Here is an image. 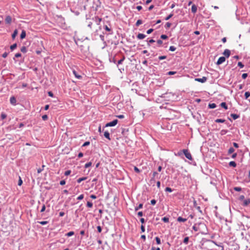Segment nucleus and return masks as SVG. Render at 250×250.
Instances as JSON below:
<instances>
[{
    "label": "nucleus",
    "instance_id": "nucleus-1",
    "mask_svg": "<svg viewBox=\"0 0 250 250\" xmlns=\"http://www.w3.org/2000/svg\"><path fill=\"white\" fill-rule=\"evenodd\" d=\"M175 96V94L172 92H166L164 94H162V95L160 96L161 98H165L168 101H170L174 98Z\"/></svg>",
    "mask_w": 250,
    "mask_h": 250
},
{
    "label": "nucleus",
    "instance_id": "nucleus-2",
    "mask_svg": "<svg viewBox=\"0 0 250 250\" xmlns=\"http://www.w3.org/2000/svg\"><path fill=\"white\" fill-rule=\"evenodd\" d=\"M118 122V120L117 119H115L112 121L107 123L105 124V125L103 127V131L104 130V128L106 127L109 126H115Z\"/></svg>",
    "mask_w": 250,
    "mask_h": 250
},
{
    "label": "nucleus",
    "instance_id": "nucleus-3",
    "mask_svg": "<svg viewBox=\"0 0 250 250\" xmlns=\"http://www.w3.org/2000/svg\"><path fill=\"white\" fill-rule=\"evenodd\" d=\"M182 151L183 153H184V154L185 155V157L187 159H188L189 160H192V156L188 149H183Z\"/></svg>",
    "mask_w": 250,
    "mask_h": 250
},
{
    "label": "nucleus",
    "instance_id": "nucleus-4",
    "mask_svg": "<svg viewBox=\"0 0 250 250\" xmlns=\"http://www.w3.org/2000/svg\"><path fill=\"white\" fill-rule=\"evenodd\" d=\"M92 21H94L97 25H99L102 21V19L97 16H95L92 19Z\"/></svg>",
    "mask_w": 250,
    "mask_h": 250
},
{
    "label": "nucleus",
    "instance_id": "nucleus-5",
    "mask_svg": "<svg viewBox=\"0 0 250 250\" xmlns=\"http://www.w3.org/2000/svg\"><path fill=\"white\" fill-rule=\"evenodd\" d=\"M195 81L201 83H204L207 81L206 77H203L202 78H195Z\"/></svg>",
    "mask_w": 250,
    "mask_h": 250
},
{
    "label": "nucleus",
    "instance_id": "nucleus-6",
    "mask_svg": "<svg viewBox=\"0 0 250 250\" xmlns=\"http://www.w3.org/2000/svg\"><path fill=\"white\" fill-rule=\"evenodd\" d=\"M226 61L225 57H220L217 61L216 64L220 65L225 62Z\"/></svg>",
    "mask_w": 250,
    "mask_h": 250
},
{
    "label": "nucleus",
    "instance_id": "nucleus-7",
    "mask_svg": "<svg viewBox=\"0 0 250 250\" xmlns=\"http://www.w3.org/2000/svg\"><path fill=\"white\" fill-rule=\"evenodd\" d=\"M103 132H104V137L105 138H106L107 139H108V140L110 141L111 138L110 137V134H109V132L107 130H104V131H103Z\"/></svg>",
    "mask_w": 250,
    "mask_h": 250
},
{
    "label": "nucleus",
    "instance_id": "nucleus-8",
    "mask_svg": "<svg viewBox=\"0 0 250 250\" xmlns=\"http://www.w3.org/2000/svg\"><path fill=\"white\" fill-rule=\"evenodd\" d=\"M223 54L225 56V58L226 57L228 58L230 56V51L228 49H226L224 51Z\"/></svg>",
    "mask_w": 250,
    "mask_h": 250
},
{
    "label": "nucleus",
    "instance_id": "nucleus-9",
    "mask_svg": "<svg viewBox=\"0 0 250 250\" xmlns=\"http://www.w3.org/2000/svg\"><path fill=\"white\" fill-rule=\"evenodd\" d=\"M125 59V57L124 56H123V57L122 58V59H121L117 62V66L118 67L119 70L121 72H122V70H121L122 68H120L119 67V64H122L123 63V62L124 61Z\"/></svg>",
    "mask_w": 250,
    "mask_h": 250
},
{
    "label": "nucleus",
    "instance_id": "nucleus-10",
    "mask_svg": "<svg viewBox=\"0 0 250 250\" xmlns=\"http://www.w3.org/2000/svg\"><path fill=\"white\" fill-rule=\"evenodd\" d=\"M109 62H113L115 64L117 63L116 56H114L113 57L111 56L109 59Z\"/></svg>",
    "mask_w": 250,
    "mask_h": 250
},
{
    "label": "nucleus",
    "instance_id": "nucleus-11",
    "mask_svg": "<svg viewBox=\"0 0 250 250\" xmlns=\"http://www.w3.org/2000/svg\"><path fill=\"white\" fill-rule=\"evenodd\" d=\"M243 201V203H242V205L244 207H246L250 204V199L244 200Z\"/></svg>",
    "mask_w": 250,
    "mask_h": 250
},
{
    "label": "nucleus",
    "instance_id": "nucleus-12",
    "mask_svg": "<svg viewBox=\"0 0 250 250\" xmlns=\"http://www.w3.org/2000/svg\"><path fill=\"white\" fill-rule=\"evenodd\" d=\"M10 102L11 104L16 105L17 102L16 98L14 96L11 97L10 99Z\"/></svg>",
    "mask_w": 250,
    "mask_h": 250
},
{
    "label": "nucleus",
    "instance_id": "nucleus-13",
    "mask_svg": "<svg viewBox=\"0 0 250 250\" xmlns=\"http://www.w3.org/2000/svg\"><path fill=\"white\" fill-rule=\"evenodd\" d=\"M5 21L7 24H10L12 21V18L10 16H7L5 19Z\"/></svg>",
    "mask_w": 250,
    "mask_h": 250
},
{
    "label": "nucleus",
    "instance_id": "nucleus-14",
    "mask_svg": "<svg viewBox=\"0 0 250 250\" xmlns=\"http://www.w3.org/2000/svg\"><path fill=\"white\" fill-rule=\"evenodd\" d=\"M146 35L142 33H139L137 36V38L139 40L144 39V38H146Z\"/></svg>",
    "mask_w": 250,
    "mask_h": 250
},
{
    "label": "nucleus",
    "instance_id": "nucleus-15",
    "mask_svg": "<svg viewBox=\"0 0 250 250\" xmlns=\"http://www.w3.org/2000/svg\"><path fill=\"white\" fill-rule=\"evenodd\" d=\"M187 219L184 218L181 216L178 217L177 219V221L179 222H185L187 221Z\"/></svg>",
    "mask_w": 250,
    "mask_h": 250
},
{
    "label": "nucleus",
    "instance_id": "nucleus-16",
    "mask_svg": "<svg viewBox=\"0 0 250 250\" xmlns=\"http://www.w3.org/2000/svg\"><path fill=\"white\" fill-rule=\"evenodd\" d=\"M197 8L195 4H193L191 6V11L193 13H195L197 12Z\"/></svg>",
    "mask_w": 250,
    "mask_h": 250
},
{
    "label": "nucleus",
    "instance_id": "nucleus-17",
    "mask_svg": "<svg viewBox=\"0 0 250 250\" xmlns=\"http://www.w3.org/2000/svg\"><path fill=\"white\" fill-rule=\"evenodd\" d=\"M220 106L225 109L227 110L228 109V105L226 102H222L220 104Z\"/></svg>",
    "mask_w": 250,
    "mask_h": 250
},
{
    "label": "nucleus",
    "instance_id": "nucleus-18",
    "mask_svg": "<svg viewBox=\"0 0 250 250\" xmlns=\"http://www.w3.org/2000/svg\"><path fill=\"white\" fill-rule=\"evenodd\" d=\"M26 36V31L24 30H22V32L20 35L21 39L22 40L25 38Z\"/></svg>",
    "mask_w": 250,
    "mask_h": 250
},
{
    "label": "nucleus",
    "instance_id": "nucleus-19",
    "mask_svg": "<svg viewBox=\"0 0 250 250\" xmlns=\"http://www.w3.org/2000/svg\"><path fill=\"white\" fill-rule=\"evenodd\" d=\"M231 117L232 118L233 120H236L237 119L239 118L240 117V115L238 114H234V113H231L230 114Z\"/></svg>",
    "mask_w": 250,
    "mask_h": 250
},
{
    "label": "nucleus",
    "instance_id": "nucleus-20",
    "mask_svg": "<svg viewBox=\"0 0 250 250\" xmlns=\"http://www.w3.org/2000/svg\"><path fill=\"white\" fill-rule=\"evenodd\" d=\"M18 33V31L17 29H15L13 33L12 34V38L13 40H14L17 36V34Z\"/></svg>",
    "mask_w": 250,
    "mask_h": 250
},
{
    "label": "nucleus",
    "instance_id": "nucleus-21",
    "mask_svg": "<svg viewBox=\"0 0 250 250\" xmlns=\"http://www.w3.org/2000/svg\"><path fill=\"white\" fill-rule=\"evenodd\" d=\"M104 28L107 31L111 32L109 33V34H112L113 32L111 30V29L109 27H108L106 25L104 26Z\"/></svg>",
    "mask_w": 250,
    "mask_h": 250
},
{
    "label": "nucleus",
    "instance_id": "nucleus-22",
    "mask_svg": "<svg viewBox=\"0 0 250 250\" xmlns=\"http://www.w3.org/2000/svg\"><path fill=\"white\" fill-rule=\"evenodd\" d=\"M73 73L74 74V75H75V76L78 79H82V76L79 74H78L77 73V72H76V71L75 70H73Z\"/></svg>",
    "mask_w": 250,
    "mask_h": 250
},
{
    "label": "nucleus",
    "instance_id": "nucleus-23",
    "mask_svg": "<svg viewBox=\"0 0 250 250\" xmlns=\"http://www.w3.org/2000/svg\"><path fill=\"white\" fill-rule=\"evenodd\" d=\"M158 175V172H157L156 171H154L153 172L152 177L151 179L150 180V181H155V178Z\"/></svg>",
    "mask_w": 250,
    "mask_h": 250
},
{
    "label": "nucleus",
    "instance_id": "nucleus-24",
    "mask_svg": "<svg viewBox=\"0 0 250 250\" xmlns=\"http://www.w3.org/2000/svg\"><path fill=\"white\" fill-rule=\"evenodd\" d=\"M87 178V177H81V178H79L77 181V183H80L81 182L83 181H84L85 180H86Z\"/></svg>",
    "mask_w": 250,
    "mask_h": 250
},
{
    "label": "nucleus",
    "instance_id": "nucleus-25",
    "mask_svg": "<svg viewBox=\"0 0 250 250\" xmlns=\"http://www.w3.org/2000/svg\"><path fill=\"white\" fill-rule=\"evenodd\" d=\"M143 204H142V203L140 204L138 206L135 207V208H134L135 211H136L138 210L139 209L142 208H143Z\"/></svg>",
    "mask_w": 250,
    "mask_h": 250
},
{
    "label": "nucleus",
    "instance_id": "nucleus-26",
    "mask_svg": "<svg viewBox=\"0 0 250 250\" xmlns=\"http://www.w3.org/2000/svg\"><path fill=\"white\" fill-rule=\"evenodd\" d=\"M215 122L217 123H225L226 122V120L225 119H217L215 120Z\"/></svg>",
    "mask_w": 250,
    "mask_h": 250
},
{
    "label": "nucleus",
    "instance_id": "nucleus-27",
    "mask_svg": "<svg viewBox=\"0 0 250 250\" xmlns=\"http://www.w3.org/2000/svg\"><path fill=\"white\" fill-rule=\"evenodd\" d=\"M208 107L209 108L213 109L216 107V104L214 103L209 104L208 105Z\"/></svg>",
    "mask_w": 250,
    "mask_h": 250
},
{
    "label": "nucleus",
    "instance_id": "nucleus-28",
    "mask_svg": "<svg viewBox=\"0 0 250 250\" xmlns=\"http://www.w3.org/2000/svg\"><path fill=\"white\" fill-rule=\"evenodd\" d=\"M229 165L230 167H236V163L234 161H230L229 163Z\"/></svg>",
    "mask_w": 250,
    "mask_h": 250
},
{
    "label": "nucleus",
    "instance_id": "nucleus-29",
    "mask_svg": "<svg viewBox=\"0 0 250 250\" xmlns=\"http://www.w3.org/2000/svg\"><path fill=\"white\" fill-rule=\"evenodd\" d=\"M146 41L147 42V45L148 46H150V43H154L155 42V40H154L153 39H150V40H148V39H147Z\"/></svg>",
    "mask_w": 250,
    "mask_h": 250
},
{
    "label": "nucleus",
    "instance_id": "nucleus-30",
    "mask_svg": "<svg viewBox=\"0 0 250 250\" xmlns=\"http://www.w3.org/2000/svg\"><path fill=\"white\" fill-rule=\"evenodd\" d=\"M27 51V48L24 46H22L21 48V51L23 53H26Z\"/></svg>",
    "mask_w": 250,
    "mask_h": 250
},
{
    "label": "nucleus",
    "instance_id": "nucleus-31",
    "mask_svg": "<svg viewBox=\"0 0 250 250\" xmlns=\"http://www.w3.org/2000/svg\"><path fill=\"white\" fill-rule=\"evenodd\" d=\"M162 221H163L165 223H168L169 222V218L168 217H164L162 218Z\"/></svg>",
    "mask_w": 250,
    "mask_h": 250
},
{
    "label": "nucleus",
    "instance_id": "nucleus-32",
    "mask_svg": "<svg viewBox=\"0 0 250 250\" xmlns=\"http://www.w3.org/2000/svg\"><path fill=\"white\" fill-rule=\"evenodd\" d=\"M17 47V44L16 43H14L12 45L10 46V48L11 50V51L14 50L15 49H16Z\"/></svg>",
    "mask_w": 250,
    "mask_h": 250
},
{
    "label": "nucleus",
    "instance_id": "nucleus-33",
    "mask_svg": "<svg viewBox=\"0 0 250 250\" xmlns=\"http://www.w3.org/2000/svg\"><path fill=\"white\" fill-rule=\"evenodd\" d=\"M173 16V12H171L169 15H168L167 17L165 18V20L166 21L169 20L171 18H172Z\"/></svg>",
    "mask_w": 250,
    "mask_h": 250
},
{
    "label": "nucleus",
    "instance_id": "nucleus-34",
    "mask_svg": "<svg viewBox=\"0 0 250 250\" xmlns=\"http://www.w3.org/2000/svg\"><path fill=\"white\" fill-rule=\"evenodd\" d=\"M245 98L248 99L250 97V92L247 91L245 93Z\"/></svg>",
    "mask_w": 250,
    "mask_h": 250
},
{
    "label": "nucleus",
    "instance_id": "nucleus-35",
    "mask_svg": "<svg viewBox=\"0 0 250 250\" xmlns=\"http://www.w3.org/2000/svg\"><path fill=\"white\" fill-rule=\"evenodd\" d=\"M74 234V232L73 231H69V232H67V233H66L65 236H66L67 237H70V236L73 235Z\"/></svg>",
    "mask_w": 250,
    "mask_h": 250
},
{
    "label": "nucleus",
    "instance_id": "nucleus-36",
    "mask_svg": "<svg viewBox=\"0 0 250 250\" xmlns=\"http://www.w3.org/2000/svg\"><path fill=\"white\" fill-rule=\"evenodd\" d=\"M234 150V149L232 147H230L228 150V154L229 155L232 153Z\"/></svg>",
    "mask_w": 250,
    "mask_h": 250
},
{
    "label": "nucleus",
    "instance_id": "nucleus-37",
    "mask_svg": "<svg viewBox=\"0 0 250 250\" xmlns=\"http://www.w3.org/2000/svg\"><path fill=\"white\" fill-rule=\"evenodd\" d=\"M92 164V161L87 163L85 164L84 167L88 168V167H90V166H91Z\"/></svg>",
    "mask_w": 250,
    "mask_h": 250
},
{
    "label": "nucleus",
    "instance_id": "nucleus-38",
    "mask_svg": "<svg viewBox=\"0 0 250 250\" xmlns=\"http://www.w3.org/2000/svg\"><path fill=\"white\" fill-rule=\"evenodd\" d=\"M160 38L162 40H167L168 38V37L167 35L163 34L161 35Z\"/></svg>",
    "mask_w": 250,
    "mask_h": 250
},
{
    "label": "nucleus",
    "instance_id": "nucleus-39",
    "mask_svg": "<svg viewBox=\"0 0 250 250\" xmlns=\"http://www.w3.org/2000/svg\"><path fill=\"white\" fill-rule=\"evenodd\" d=\"M143 23V21L141 20H138L137 22H136V26H139L140 24H141Z\"/></svg>",
    "mask_w": 250,
    "mask_h": 250
},
{
    "label": "nucleus",
    "instance_id": "nucleus-40",
    "mask_svg": "<svg viewBox=\"0 0 250 250\" xmlns=\"http://www.w3.org/2000/svg\"><path fill=\"white\" fill-rule=\"evenodd\" d=\"M228 132V130L226 129H222L220 131V134L221 135H224L226 134Z\"/></svg>",
    "mask_w": 250,
    "mask_h": 250
},
{
    "label": "nucleus",
    "instance_id": "nucleus-41",
    "mask_svg": "<svg viewBox=\"0 0 250 250\" xmlns=\"http://www.w3.org/2000/svg\"><path fill=\"white\" fill-rule=\"evenodd\" d=\"M86 206L88 208H92L93 207V203L91 202L88 201L86 204Z\"/></svg>",
    "mask_w": 250,
    "mask_h": 250
},
{
    "label": "nucleus",
    "instance_id": "nucleus-42",
    "mask_svg": "<svg viewBox=\"0 0 250 250\" xmlns=\"http://www.w3.org/2000/svg\"><path fill=\"white\" fill-rule=\"evenodd\" d=\"M233 189L236 191H240L242 190V188L239 187H235L233 188Z\"/></svg>",
    "mask_w": 250,
    "mask_h": 250
},
{
    "label": "nucleus",
    "instance_id": "nucleus-43",
    "mask_svg": "<svg viewBox=\"0 0 250 250\" xmlns=\"http://www.w3.org/2000/svg\"><path fill=\"white\" fill-rule=\"evenodd\" d=\"M22 180L21 178V177L20 176H19V181H18V186H21V185L22 184Z\"/></svg>",
    "mask_w": 250,
    "mask_h": 250
},
{
    "label": "nucleus",
    "instance_id": "nucleus-44",
    "mask_svg": "<svg viewBox=\"0 0 250 250\" xmlns=\"http://www.w3.org/2000/svg\"><path fill=\"white\" fill-rule=\"evenodd\" d=\"M172 191H173V189L169 187H167L165 188V191H166V192H171Z\"/></svg>",
    "mask_w": 250,
    "mask_h": 250
},
{
    "label": "nucleus",
    "instance_id": "nucleus-45",
    "mask_svg": "<svg viewBox=\"0 0 250 250\" xmlns=\"http://www.w3.org/2000/svg\"><path fill=\"white\" fill-rule=\"evenodd\" d=\"M171 23L169 22H167L165 24V27L166 28L168 29L171 26Z\"/></svg>",
    "mask_w": 250,
    "mask_h": 250
},
{
    "label": "nucleus",
    "instance_id": "nucleus-46",
    "mask_svg": "<svg viewBox=\"0 0 250 250\" xmlns=\"http://www.w3.org/2000/svg\"><path fill=\"white\" fill-rule=\"evenodd\" d=\"M134 170L137 173H139L141 172V170L136 166L134 167Z\"/></svg>",
    "mask_w": 250,
    "mask_h": 250
},
{
    "label": "nucleus",
    "instance_id": "nucleus-47",
    "mask_svg": "<svg viewBox=\"0 0 250 250\" xmlns=\"http://www.w3.org/2000/svg\"><path fill=\"white\" fill-rule=\"evenodd\" d=\"M90 143L89 141H86L83 144V145H82V147L88 146L90 145Z\"/></svg>",
    "mask_w": 250,
    "mask_h": 250
},
{
    "label": "nucleus",
    "instance_id": "nucleus-48",
    "mask_svg": "<svg viewBox=\"0 0 250 250\" xmlns=\"http://www.w3.org/2000/svg\"><path fill=\"white\" fill-rule=\"evenodd\" d=\"M177 72L176 71H168L167 73V75H174Z\"/></svg>",
    "mask_w": 250,
    "mask_h": 250
},
{
    "label": "nucleus",
    "instance_id": "nucleus-49",
    "mask_svg": "<svg viewBox=\"0 0 250 250\" xmlns=\"http://www.w3.org/2000/svg\"><path fill=\"white\" fill-rule=\"evenodd\" d=\"M176 49V48L174 46H170L169 48V50L171 51H174Z\"/></svg>",
    "mask_w": 250,
    "mask_h": 250
},
{
    "label": "nucleus",
    "instance_id": "nucleus-50",
    "mask_svg": "<svg viewBox=\"0 0 250 250\" xmlns=\"http://www.w3.org/2000/svg\"><path fill=\"white\" fill-rule=\"evenodd\" d=\"M38 223L42 225H45L48 223V221H42L38 222Z\"/></svg>",
    "mask_w": 250,
    "mask_h": 250
},
{
    "label": "nucleus",
    "instance_id": "nucleus-51",
    "mask_svg": "<svg viewBox=\"0 0 250 250\" xmlns=\"http://www.w3.org/2000/svg\"><path fill=\"white\" fill-rule=\"evenodd\" d=\"M6 116L7 115L4 113H2L0 115V117L2 120H4V119H5L6 118Z\"/></svg>",
    "mask_w": 250,
    "mask_h": 250
},
{
    "label": "nucleus",
    "instance_id": "nucleus-52",
    "mask_svg": "<svg viewBox=\"0 0 250 250\" xmlns=\"http://www.w3.org/2000/svg\"><path fill=\"white\" fill-rule=\"evenodd\" d=\"M155 240H156V243L157 244H160L161 243L160 238H159L158 237H155Z\"/></svg>",
    "mask_w": 250,
    "mask_h": 250
},
{
    "label": "nucleus",
    "instance_id": "nucleus-53",
    "mask_svg": "<svg viewBox=\"0 0 250 250\" xmlns=\"http://www.w3.org/2000/svg\"><path fill=\"white\" fill-rule=\"evenodd\" d=\"M167 56H161L158 57V59L159 60H162L167 59Z\"/></svg>",
    "mask_w": 250,
    "mask_h": 250
},
{
    "label": "nucleus",
    "instance_id": "nucleus-54",
    "mask_svg": "<svg viewBox=\"0 0 250 250\" xmlns=\"http://www.w3.org/2000/svg\"><path fill=\"white\" fill-rule=\"evenodd\" d=\"M188 240H189V238L188 237H186L184 239L183 242L185 244H187L188 242Z\"/></svg>",
    "mask_w": 250,
    "mask_h": 250
},
{
    "label": "nucleus",
    "instance_id": "nucleus-55",
    "mask_svg": "<svg viewBox=\"0 0 250 250\" xmlns=\"http://www.w3.org/2000/svg\"><path fill=\"white\" fill-rule=\"evenodd\" d=\"M238 66L240 67V68H243L244 67V65L242 63V62H238Z\"/></svg>",
    "mask_w": 250,
    "mask_h": 250
},
{
    "label": "nucleus",
    "instance_id": "nucleus-56",
    "mask_svg": "<svg viewBox=\"0 0 250 250\" xmlns=\"http://www.w3.org/2000/svg\"><path fill=\"white\" fill-rule=\"evenodd\" d=\"M157 42L158 43V46H160L163 42L161 40H157Z\"/></svg>",
    "mask_w": 250,
    "mask_h": 250
},
{
    "label": "nucleus",
    "instance_id": "nucleus-57",
    "mask_svg": "<svg viewBox=\"0 0 250 250\" xmlns=\"http://www.w3.org/2000/svg\"><path fill=\"white\" fill-rule=\"evenodd\" d=\"M48 116L47 115H43L42 116V119L43 120V121H46L48 119Z\"/></svg>",
    "mask_w": 250,
    "mask_h": 250
},
{
    "label": "nucleus",
    "instance_id": "nucleus-58",
    "mask_svg": "<svg viewBox=\"0 0 250 250\" xmlns=\"http://www.w3.org/2000/svg\"><path fill=\"white\" fill-rule=\"evenodd\" d=\"M71 172V171L70 170H68L64 172V175L65 176L69 175L70 174Z\"/></svg>",
    "mask_w": 250,
    "mask_h": 250
},
{
    "label": "nucleus",
    "instance_id": "nucleus-59",
    "mask_svg": "<svg viewBox=\"0 0 250 250\" xmlns=\"http://www.w3.org/2000/svg\"><path fill=\"white\" fill-rule=\"evenodd\" d=\"M83 197H84L83 194H81L80 196H79L77 197V200H81L83 199Z\"/></svg>",
    "mask_w": 250,
    "mask_h": 250
},
{
    "label": "nucleus",
    "instance_id": "nucleus-60",
    "mask_svg": "<svg viewBox=\"0 0 250 250\" xmlns=\"http://www.w3.org/2000/svg\"><path fill=\"white\" fill-rule=\"evenodd\" d=\"M244 199H245V196L243 195H240L238 198V199L239 201H243L244 200Z\"/></svg>",
    "mask_w": 250,
    "mask_h": 250
},
{
    "label": "nucleus",
    "instance_id": "nucleus-61",
    "mask_svg": "<svg viewBox=\"0 0 250 250\" xmlns=\"http://www.w3.org/2000/svg\"><path fill=\"white\" fill-rule=\"evenodd\" d=\"M248 74L247 73H243L242 75V78L243 79H246L247 77H248Z\"/></svg>",
    "mask_w": 250,
    "mask_h": 250
},
{
    "label": "nucleus",
    "instance_id": "nucleus-62",
    "mask_svg": "<svg viewBox=\"0 0 250 250\" xmlns=\"http://www.w3.org/2000/svg\"><path fill=\"white\" fill-rule=\"evenodd\" d=\"M45 208H46V207H45V205H43L42 207V208H41V212H43L45 211Z\"/></svg>",
    "mask_w": 250,
    "mask_h": 250
},
{
    "label": "nucleus",
    "instance_id": "nucleus-63",
    "mask_svg": "<svg viewBox=\"0 0 250 250\" xmlns=\"http://www.w3.org/2000/svg\"><path fill=\"white\" fill-rule=\"evenodd\" d=\"M150 203L152 205H155L156 203V200L155 199H152L151 200Z\"/></svg>",
    "mask_w": 250,
    "mask_h": 250
},
{
    "label": "nucleus",
    "instance_id": "nucleus-64",
    "mask_svg": "<svg viewBox=\"0 0 250 250\" xmlns=\"http://www.w3.org/2000/svg\"><path fill=\"white\" fill-rule=\"evenodd\" d=\"M153 31V29L152 28H150L148 30H147L146 31V33L147 34H150V33H151Z\"/></svg>",
    "mask_w": 250,
    "mask_h": 250
}]
</instances>
